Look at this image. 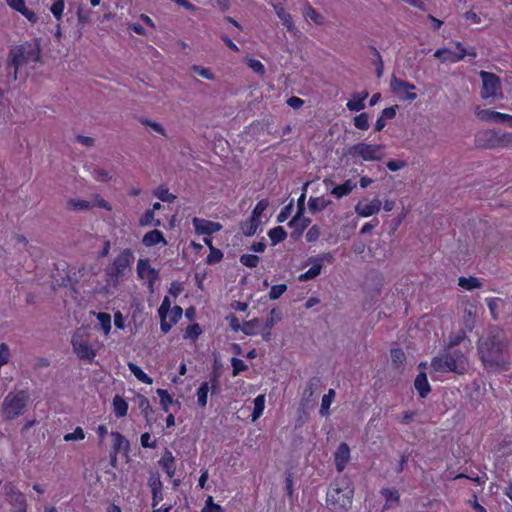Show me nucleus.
Returning a JSON list of instances; mask_svg holds the SVG:
<instances>
[{
  "label": "nucleus",
  "mask_w": 512,
  "mask_h": 512,
  "mask_svg": "<svg viewBox=\"0 0 512 512\" xmlns=\"http://www.w3.org/2000/svg\"><path fill=\"white\" fill-rule=\"evenodd\" d=\"M371 50L373 51V54L376 56L377 60L374 62V65L376 66V76L377 78H381L384 71V64L382 57L379 53V51L375 47H371Z\"/></svg>",
  "instance_id": "56"
},
{
  "label": "nucleus",
  "mask_w": 512,
  "mask_h": 512,
  "mask_svg": "<svg viewBox=\"0 0 512 512\" xmlns=\"http://www.w3.org/2000/svg\"><path fill=\"white\" fill-rule=\"evenodd\" d=\"M137 404H138V408L141 411V414L145 418H148L152 414V407H151L150 401L147 397H145L144 395L138 394L137 395Z\"/></svg>",
  "instance_id": "36"
},
{
  "label": "nucleus",
  "mask_w": 512,
  "mask_h": 512,
  "mask_svg": "<svg viewBox=\"0 0 512 512\" xmlns=\"http://www.w3.org/2000/svg\"><path fill=\"white\" fill-rule=\"evenodd\" d=\"M434 57L438 58L441 62H457L455 59V52L451 51L448 48H440L435 51Z\"/></svg>",
  "instance_id": "37"
},
{
  "label": "nucleus",
  "mask_w": 512,
  "mask_h": 512,
  "mask_svg": "<svg viewBox=\"0 0 512 512\" xmlns=\"http://www.w3.org/2000/svg\"><path fill=\"white\" fill-rule=\"evenodd\" d=\"M390 88L392 92L399 94L402 90L413 91L416 89V86L393 75L390 81Z\"/></svg>",
  "instance_id": "23"
},
{
  "label": "nucleus",
  "mask_w": 512,
  "mask_h": 512,
  "mask_svg": "<svg viewBox=\"0 0 512 512\" xmlns=\"http://www.w3.org/2000/svg\"><path fill=\"white\" fill-rule=\"evenodd\" d=\"M112 437V449L110 451V461L114 465L116 462L117 456L120 453L124 455H128L130 451V443L127 438L118 431L111 432Z\"/></svg>",
  "instance_id": "9"
},
{
  "label": "nucleus",
  "mask_w": 512,
  "mask_h": 512,
  "mask_svg": "<svg viewBox=\"0 0 512 512\" xmlns=\"http://www.w3.org/2000/svg\"><path fill=\"white\" fill-rule=\"evenodd\" d=\"M260 258L253 254H243L240 256V263L249 268H255L259 264Z\"/></svg>",
  "instance_id": "48"
},
{
  "label": "nucleus",
  "mask_w": 512,
  "mask_h": 512,
  "mask_svg": "<svg viewBox=\"0 0 512 512\" xmlns=\"http://www.w3.org/2000/svg\"><path fill=\"white\" fill-rule=\"evenodd\" d=\"M91 173L93 177L98 181L107 182L111 179V176L109 175L108 171L100 169L98 167H95Z\"/></svg>",
  "instance_id": "64"
},
{
  "label": "nucleus",
  "mask_w": 512,
  "mask_h": 512,
  "mask_svg": "<svg viewBox=\"0 0 512 512\" xmlns=\"http://www.w3.org/2000/svg\"><path fill=\"white\" fill-rule=\"evenodd\" d=\"M268 236L273 246L284 241L287 237V232L282 226H276L269 230Z\"/></svg>",
  "instance_id": "30"
},
{
  "label": "nucleus",
  "mask_w": 512,
  "mask_h": 512,
  "mask_svg": "<svg viewBox=\"0 0 512 512\" xmlns=\"http://www.w3.org/2000/svg\"><path fill=\"white\" fill-rule=\"evenodd\" d=\"M274 8L277 16L282 21L283 25L286 26L288 31H293L295 29V26L293 24L291 14L287 12L282 6L276 5L274 6Z\"/></svg>",
  "instance_id": "28"
},
{
  "label": "nucleus",
  "mask_w": 512,
  "mask_h": 512,
  "mask_svg": "<svg viewBox=\"0 0 512 512\" xmlns=\"http://www.w3.org/2000/svg\"><path fill=\"white\" fill-rule=\"evenodd\" d=\"M304 16L317 25H322L325 22V17L310 5L305 8Z\"/></svg>",
  "instance_id": "40"
},
{
  "label": "nucleus",
  "mask_w": 512,
  "mask_h": 512,
  "mask_svg": "<svg viewBox=\"0 0 512 512\" xmlns=\"http://www.w3.org/2000/svg\"><path fill=\"white\" fill-rule=\"evenodd\" d=\"M286 290L287 286L285 284L274 285L269 292V298L272 300L278 299Z\"/></svg>",
  "instance_id": "59"
},
{
  "label": "nucleus",
  "mask_w": 512,
  "mask_h": 512,
  "mask_svg": "<svg viewBox=\"0 0 512 512\" xmlns=\"http://www.w3.org/2000/svg\"><path fill=\"white\" fill-rule=\"evenodd\" d=\"M214 382H216L215 379L212 380V385L210 386L209 383L205 381V382H202L200 384V386L198 387L196 396H197V404L199 407L204 408L207 405L208 394H209L210 390H211L212 394L215 393L216 385Z\"/></svg>",
  "instance_id": "16"
},
{
  "label": "nucleus",
  "mask_w": 512,
  "mask_h": 512,
  "mask_svg": "<svg viewBox=\"0 0 512 512\" xmlns=\"http://www.w3.org/2000/svg\"><path fill=\"white\" fill-rule=\"evenodd\" d=\"M477 350L486 370L497 372L508 369L507 340L499 327L489 326L488 330L480 337Z\"/></svg>",
  "instance_id": "1"
},
{
  "label": "nucleus",
  "mask_w": 512,
  "mask_h": 512,
  "mask_svg": "<svg viewBox=\"0 0 512 512\" xmlns=\"http://www.w3.org/2000/svg\"><path fill=\"white\" fill-rule=\"evenodd\" d=\"M30 392L28 389H20L8 392L1 406V413L6 421H13L22 416L28 408Z\"/></svg>",
  "instance_id": "5"
},
{
  "label": "nucleus",
  "mask_w": 512,
  "mask_h": 512,
  "mask_svg": "<svg viewBox=\"0 0 512 512\" xmlns=\"http://www.w3.org/2000/svg\"><path fill=\"white\" fill-rule=\"evenodd\" d=\"M335 397V391L333 389H330L327 394H325L322 397L321 401V407H320V414L322 416H327L329 414V408L331 406V403Z\"/></svg>",
  "instance_id": "38"
},
{
  "label": "nucleus",
  "mask_w": 512,
  "mask_h": 512,
  "mask_svg": "<svg viewBox=\"0 0 512 512\" xmlns=\"http://www.w3.org/2000/svg\"><path fill=\"white\" fill-rule=\"evenodd\" d=\"M137 274L139 278L148 280V287L153 291L154 283L159 279V272L150 266L149 259L138 260Z\"/></svg>",
  "instance_id": "10"
},
{
  "label": "nucleus",
  "mask_w": 512,
  "mask_h": 512,
  "mask_svg": "<svg viewBox=\"0 0 512 512\" xmlns=\"http://www.w3.org/2000/svg\"><path fill=\"white\" fill-rule=\"evenodd\" d=\"M201 333L202 329L200 328L199 324L194 322L186 328L183 338L186 340L196 341Z\"/></svg>",
  "instance_id": "39"
},
{
  "label": "nucleus",
  "mask_w": 512,
  "mask_h": 512,
  "mask_svg": "<svg viewBox=\"0 0 512 512\" xmlns=\"http://www.w3.org/2000/svg\"><path fill=\"white\" fill-rule=\"evenodd\" d=\"M331 204L330 200H326L323 197H310L308 206L311 213L315 214L324 210Z\"/></svg>",
  "instance_id": "27"
},
{
  "label": "nucleus",
  "mask_w": 512,
  "mask_h": 512,
  "mask_svg": "<svg viewBox=\"0 0 512 512\" xmlns=\"http://www.w3.org/2000/svg\"><path fill=\"white\" fill-rule=\"evenodd\" d=\"M140 443L143 448H156V440H152L149 432H145L140 437Z\"/></svg>",
  "instance_id": "62"
},
{
  "label": "nucleus",
  "mask_w": 512,
  "mask_h": 512,
  "mask_svg": "<svg viewBox=\"0 0 512 512\" xmlns=\"http://www.w3.org/2000/svg\"><path fill=\"white\" fill-rule=\"evenodd\" d=\"M497 137V129H487L480 131L476 134L475 142L477 146L481 148H499V142Z\"/></svg>",
  "instance_id": "11"
},
{
  "label": "nucleus",
  "mask_w": 512,
  "mask_h": 512,
  "mask_svg": "<svg viewBox=\"0 0 512 512\" xmlns=\"http://www.w3.org/2000/svg\"><path fill=\"white\" fill-rule=\"evenodd\" d=\"M392 364L397 368H401L406 360L405 353L402 349H392L390 352Z\"/></svg>",
  "instance_id": "44"
},
{
  "label": "nucleus",
  "mask_w": 512,
  "mask_h": 512,
  "mask_svg": "<svg viewBox=\"0 0 512 512\" xmlns=\"http://www.w3.org/2000/svg\"><path fill=\"white\" fill-rule=\"evenodd\" d=\"M156 393L160 399V405L164 412L169 411V406L173 404L174 399L172 395L165 389L158 388Z\"/></svg>",
  "instance_id": "33"
},
{
  "label": "nucleus",
  "mask_w": 512,
  "mask_h": 512,
  "mask_svg": "<svg viewBox=\"0 0 512 512\" xmlns=\"http://www.w3.org/2000/svg\"><path fill=\"white\" fill-rule=\"evenodd\" d=\"M431 367L434 371L442 373L463 374L468 367L467 353L447 348L432 359Z\"/></svg>",
  "instance_id": "3"
},
{
  "label": "nucleus",
  "mask_w": 512,
  "mask_h": 512,
  "mask_svg": "<svg viewBox=\"0 0 512 512\" xmlns=\"http://www.w3.org/2000/svg\"><path fill=\"white\" fill-rule=\"evenodd\" d=\"M368 119V114L363 112L354 117V126L360 130H367L369 128Z\"/></svg>",
  "instance_id": "52"
},
{
  "label": "nucleus",
  "mask_w": 512,
  "mask_h": 512,
  "mask_svg": "<svg viewBox=\"0 0 512 512\" xmlns=\"http://www.w3.org/2000/svg\"><path fill=\"white\" fill-rule=\"evenodd\" d=\"M466 340V331L463 329H459L457 331H453L449 334L447 340V348L452 349L453 347L459 345L460 343Z\"/></svg>",
  "instance_id": "31"
},
{
  "label": "nucleus",
  "mask_w": 512,
  "mask_h": 512,
  "mask_svg": "<svg viewBox=\"0 0 512 512\" xmlns=\"http://www.w3.org/2000/svg\"><path fill=\"white\" fill-rule=\"evenodd\" d=\"M381 201L379 199H374L370 203L358 202L355 206V212L362 217H369L373 214H376L381 209Z\"/></svg>",
  "instance_id": "13"
},
{
  "label": "nucleus",
  "mask_w": 512,
  "mask_h": 512,
  "mask_svg": "<svg viewBox=\"0 0 512 512\" xmlns=\"http://www.w3.org/2000/svg\"><path fill=\"white\" fill-rule=\"evenodd\" d=\"M414 386L422 398H425L431 390L427 376L424 372H421L416 376Z\"/></svg>",
  "instance_id": "24"
},
{
  "label": "nucleus",
  "mask_w": 512,
  "mask_h": 512,
  "mask_svg": "<svg viewBox=\"0 0 512 512\" xmlns=\"http://www.w3.org/2000/svg\"><path fill=\"white\" fill-rule=\"evenodd\" d=\"M231 365L234 376L247 369V365L242 360L235 357L231 359Z\"/></svg>",
  "instance_id": "61"
},
{
  "label": "nucleus",
  "mask_w": 512,
  "mask_h": 512,
  "mask_svg": "<svg viewBox=\"0 0 512 512\" xmlns=\"http://www.w3.org/2000/svg\"><path fill=\"white\" fill-rule=\"evenodd\" d=\"M71 344L76 356L80 360L88 363L94 361L97 353L102 348L101 342L91 339L90 328L88 326H82L74 332Z\"/></svg>",
  "instance_id": "4"
},
{
  "label": "nucleus",
  "mask_w": 512,
  "mask_h": 512,
  "mask_svg": "<svg viewBox=\"0 0 512 512\" xmlns=\"http://www.w3.org/2000/svg\"><path fill=\"white\" fill-rule=\"evenodd\" d=\"M247 65L251 68L255 73L259 75H263L265 73L264 65L256 59H247Z\"/></svg>",
  "instance_id": "60"
},
{
  "label": "nucleus",
  "mask_w": 512,
  "mask_h": 512,
  "mask_svg": "<svg viewBox=\"0 0 512 512\" xmlns=\"http://www.w3.org/2000/svg\"><path fill=\"white\" fill-rule=\"evenodd\" d=\"M153 224L158 227L161 225V221L159 219H154L153 210H147L139 219L140 226H149Z\"/></svg>",
  "instance_id": "41"
},
{
  "label": "nucleus",
  "mask_w": 512,
  "mask_h": 512,
  "mask_svg": "<svg viewBox=\"0 0 512 512\" xmlns=\"http://www.w3.org/2000/svg\"><path fill=\"white\" fill-rule=\"evenodd\" d=\"M196 233L201 235H211L212 233L219 231L222 225L218 222H213L206 219L194 217L192 220Z\"/></svg>",
  "instance_id": "12"
},
{
  "label": "nucleus",
  "mask_w": 512,
  "mask_h": 512,
  "mask_svg": "<svg viewBox=\"0 0 512 512\" xmlns=\"http://www.w3.org/2000/svg\"><path fill=\"white\" fill-rule=\"evenodd\" d=\"M479 76L482 80L480 95L483 99L503 97L499 76L487 71H480Z\"/></svg>",
  "instance_id": "8"
},
{
  "label": "nucleus",
  "mask_w": 512,
  "mask_h": 512,
  "mask_svg": "<svg viewBox=\"0 0 512 512\" xmlns=\"http://www.w3.org/2000/svg\"><path fill=\"white\" fill-rule=\"evenodd\" d=\"M142 243L146 247H151L158 243H163L164 245H166L167 241L165 240L163 233L160 230L154 229V230L147 232L143 236Z\"/></svg>",
  "instance_id": "20"
},
{
  "label": "nucleus",
  "mask_w": 512,
  "mask_h": 512,
  "mask_svg": "<svg viewBox=\"0 0 512 512\" xmlns=\"http://www.w3.org/2000/svg\"><path fill=\"white\" fill-rule=\"evenodd\" d=\"M383 145L379 144H366L364 161H379L383 159Z\"/></svg>",
  "instance_id": "19"
},
{
  "label": "nucleus",
  "mask_w": 512,
  "mask_h": 512,
  "mask_svg": "<svg viewBox=\"0 0 512 512\" xmlns=\"http://www.w3.org/2000/svg\"><path fill=\"white\" fill-rule=\"evenodd\" d=\"M311 219L308 217H301L298 219V221L295 224L291 225V220L288 222V226L290 228H293V231L291 232L290 236L294 240H298L304 230L310 225Z\"/></svg>",
  "instance_id": "21"
},
{
  "label": "nucleus",
  "mask_w": 512,
  "mask_h": 512,
  "mask_svg": "<svg viewBox=\"0 0 512 512\" xmlns=\"http://www.w3.org/2000/svg\"><path fill=\"white\" fill-rule=\"evenodd\" d=\"M154 195L159 198L163 202L171 203L176 199V196L169 193L168 188L165 186H160L155 192Z\"/></svg>",
  "instance_id": "45"
},
{
  "label": "nucleus",
  "mask_w": 512,
  "mask_h": 512,
  "mask_svg": "<svg viewBox=\"0 0 512 512\" xmlns=\"http://www.w3.org/2000/svg\"><path fill=\"white\" fill-rule=\"evenodd\" d=\"M159 465L165 471L169 478H172L176 472L175 458L173 454L166 450L161 459L159 460Z\"/></svg>",
  "instance_id": "17"
},
{
  "label": "nucleus",
  "mask_w": 512,
  "mask_h": 512,
  "mask_svg": "<svg viewBox=\"0 0 512 512\" xmlns=\"http://www.w3.org/2000/svg\"><path fill=\"white\" fill-rule=\"evenodd\" d=\"M170 309H171L170 297L165 296L159 309H158V315H159L160 320H166Z\"/></svg>",
  "instance_id": "53"
},
{
  "label": "nucleus",
  "mask_w": 512,
  "mask_h": 512,
  "mask_svg": "<svg viewBox=\"0 0 512 512\" xmlns=\"http://www.w3.org/2000/svg\"><path fill=\"white\" fill-rule=\"evenodd\" d=\"M260 224V219H254L250 217L247 221L242 223L241 229L243 234L248 237L253 236L256 233Z\"/></svg>",
  "instance_id": "32"
},
{
  "label": "nucleus",
  "mask_w": 512,
  "mask_h": 512,
  "mask_svg": "<svg viewBox=\"0 0 512 512\" xmlns=\"http://www.w3.org/2000/svg\"><path fill=\"white\" fill-rule=\"evenodd\" d=\"M350 460V448L346 443H341L335 454L334 461L338 472H342Z\"/></svg>",
  "instance_id": "14"
},
{
  "label": "nucleus",
  "mask_w": 512,
  "mask_h": 512,
  "mask_svg": "<svg viewBox=\"0 0 512 512\" xmlns=\"http://www.w3.org/2000/svg\"><path fill=\"white\" fill-rule=\"evenodd\" d=\"M7 5L13 10L21 13L29 22L36 23L38 16L26 7L24 0H6Z\"/></svg>",
  "instance_id": "15"
},
{
  "label": "nucleus",
  "mask_w": 512,
  "mask_h": 512,
  "mask_svg": "<svg viewBox=\"0 0 512 512\" xmlns=\"http://www.w3.org/2000/svg\"><path fill=\"white\" fill-rule=\"evenodd\" d=\"M259 322H232L233 328L235 330L241 329L245 334H257L258 332L255 330L256 325Z\"/></svg>",
  "instance_id": "42"
},
{
  "label": "nucleus",
  "mask_w": 512,
  "mask_h": 512,
  "mask_svg": "<svg viewBox=\"0 0 512 512\" xmlns=\"http://www.w3.org/2000/svg\"><path fill=\"white\" fill-rule=\"evenodd\" d=\"M381 493L386 499V503H385L386 508L391 507L392 503H396L399 500V493L397 490L383 489Z\"/></svg>",
  "instance_id": "46"
},
{
  "label": "nucleus",
  "mask_w": 512,
  "mask_h": 512,
  "mask_svg": "<svg viewBox=\"0 0 512 512\" xmlns=\"http://www.w3.org/2000/svg\"><path fill=\"white\" fill-rule=\"evenodd\" d=\"M476 115L482 121L494 123H502L504 118V113H500L490 109L479 110L477 111Z\"/></svg>",
  "instance_id": "22"
},
{
  "label": "nucleus",
  "mask_w": 512,
  "mask_h": 512,
  "mask_svg": "<svg viewBox=\"0 0 512 512\" xmlns=\"http://www.w3.org/2000/svg\"><path fill=\"white\" fill-rule=\"evenodd\" d=\"M134 254L130 249H124L110 264L104 269L105 285L101 293L110 294L111 289H116L120 281L129 275L132 271Z\"/></svg>",
  "instance_id": "2"
},
{
  "label": "nucleus",
  "mask_w": 512,
  "mask_h": 512,
  "mask_svg": "<svg viewBox=\"0 0 512 512\" xmlns=\"http://www.w3.org/2000/svg\"><path fill=\"white\" fill-rule=\"evenodd\" d=\"M356 187V183L351 179L346 180L343 184L335 186L331 190V194L336 198L348 195Z\"/></svg>",
  "instance_id": "25"
},
{
  "label": "nucleus",
  "mask_w": 512,
  "mask_h": 512,
  "mask_svg": "<svg viewBox=\"0 0 512 512\" xmlns=\"http://www.w3.org/2000/svg\"><path fill=\"white\" fill-rule=\"evenodd\" d=\"M353 497V488L345 483L343 486L331 488L327 493V505L333 512H346L351 504Z\"/></svg>",
  "instance_id": "7"
},
{
  "label": "nucleus",
  "mask_w": 512,
  "mask_h": 512,
  "mask_svg": "<svg viewBox=\"0 0 512 512\" xmlns=\"http://www.w3.org/2000/svg\"><path fill=\"white\" fill-rule=\"evenodd\" d=\"M269 206V202L267 199L260 200L256 206L254 207L252 214L250 217L254 219H260L263 212L267 209Z\"/></svg>",
  "instance_id": "54"
},
{
  "label": "nucleus",
  "mask_w": 512,
  "mask_h": 512,
  "mask_svg": "<svg viewBox=\"0 0 512 512\" xmlns=\"http://www.w3.org/2000/svg\"><path fill=\"white\" fill-rule=\"evenodd\" d=\"M309 185V182H306L304 185H303V192L302 194L300 195V197L298 198V201H297V212L296 214L293 216V218L291 219V225L292 224H295L299 218L303 217L304 216V212H305V198H306V189Z\"/></svg>",
  "instance_id": "29"
},
{
  "label": "nucleus",
  "mask_w": 512,
  "mask_h": 512,
  "mask_svg": "<svg viewBox=\"0 0 512 512\" xmlns=\"http://www.w3.org/2000/svg\"><path fill=\"white\" fill-rule=\"evenodd\" d=\"M322 264L319 262L313 263V266L309 268L304 274L300 275L299 280L307 281L317 277L321 273Z\"/></svg>",
  "instance_id": "43"
},
{
  "label": "nucleus",
  "mask_w": 512,
  "mask_h": 512,
  "mask_svg": "<svg viewBox=\"0 0 512 512\" xmlns=\"http://www.w3.org/2000/svg\"><path fill=\"white\" fill-rule=\"evenodd\" d=\"M346 106L349 111L358 112L365 108V102L359 98H353L347 102Z\"/></svg>",
  "instance_id": "57"
},
{
  "label": "nucleus",
  "mask_w": 512,
  "mask_h": 512,
  "mask_svg": "<svg viewBox=\"0 0 512 512\" xmlns=\"http://www.w3.org/2000/svg\"><path fill=\"white\" fill-rule=\"evenodd\" d=\"M41 59V48L39 39L14 46L8 55V67L19 70L24 64L39 62Z\"/></svg>",
  "instance_id": "6"
},
{
  "label": "nucleus",
  "mask_w": 512,
  "mask_h": 512,
  "mask_svg": "<svg viewBox=\"0 0 512 512\" xmlns=\"http://www.w3.org/2000/svg\"><path fill=\"white\" fill-rule=\"evenodd\" d=\"M497 136L499 148L512 146V133L502 132L497 129Z\"/></svg>",
  "instance_id": "49"
},
{
  "label": "nucleus",
  "mask_w": 512,
  "mask_h": 512,
  "mask_svg": "<svg viewBox=\"0 0 512 512\" xmlns=\"http://www.w3.org/2000/svg\"><path fill=\"white\" fill-rule=\"evenodd\" d=\"M139 121L142 125L150 127L155 132H157L163 136H166V131L160 123L148 120L147 118H141Z\"/></svg>",
  "instance_id": "55"
},
{
  "label": "nucleus",
  "mask_w": 512,
  "mask_h": 512,
  "mask_svg": "<svg viewBox=\"0 0 512 512\" xmlns=\"http://www.w3.org/2000/svg\"><path fill=\"white\" fill-rule=\"evenodd\" d=\"M85 439V432L81 427H76L73 432L64 435V441H80Z\"/></svg>",
  "instance_id": "51"
},
{
  "label": "nucleus",
  "mask_w": 512,
  "mask_h": 512,
  "mask_svg": "<svg viewBox=\"0 0 512 512\" xmlns=\"http://www.w3.org/2000/svg\"><path fill=\"white\" fill-rule=\"evenodd\" d=\"M201 512H222V507L219 504H215L213 502V498L208 496L205 506L202 508Z\"/></svg>",
  "instance_id": "63"
},
{
  "label": "nucleus",
  "mask_w": 512,
  "mask_h": 512,
  "mask_svg": "<svg viewBox=\"0 0 512 512\" xmlns=\"http://www.w3.org/2000/svg\"><path fill=\"white\" fill-rule=\"evenodd\" d=\"M458 285L465 290L471 291L473 289L480 288L482 283L478 280V278L470 276L468 278L460 277L458 279Z\"/></svg>",
  "instance_id": "34"
},
{
  "label": "nucleus",
  "mask_w": 512,
  "mask_h": 512,
  "mask_svg": "<svg viewBox=\"0 0 512 512\" xmlns=\"http://www.w3.org/2000/svg\"><path fill=\"white\" fill-rule=\"evenodd\" d=\"M264 408H265V396L258 395L254 399V408H253V412L251 414V420L253 422L256 421L262 415Z\"/></svg>",
  "instance_id": "35"
},
{
  "label": "nucleus",
  "mask_w": 512,
  "mask_h": 512,
  "mask_svg": "<svg viewBox=\"0 0 512 512\" xmlns=\"http://www.w3.org/2000/svg\"><path fill=\"white\" fill-rule=\"evenodd\" d=\"M128 403L127 401L124 399V397H122L121 395L119 394H116L113 399H112V409H113V413L115 414V416L117 418H123L127 415L128 413Z\"/></svg>",
  "instance_id": "18"
},
{
  "label": "nucleus",
  "mask_w": 512,
  "mask_h": 512,
  "mask_svg": "<svg viewBox=\"0 0 512 512\" xmlns=\"http://www.w3.org/2000/svg\"><path fill=\"white\" fill-rule=\"evenodd\" d=\"M292 211H293V200H291L288 205H286L285 207L282 208V210L280 211V213L277 216V221L279 223L286 221L289 218V216L291 215Z\"/></svg>",
  "instance_id": "58"
},
{
  "label": "nucleus",
  "mask_w": 512,
  "mask_h": 512,
  "mask_svg": "<svg viewBox=\"0 0 512 512\" xmlns=\"http://www.w3.org/2000/svg\"><path fill=\"white\" fill-rule=\"evenodd\" d=\"M129 371L136 377V379L144 384L151 385L153 379L147 375L137 364L133 362L128 363Z\"/></svg>",
  "instance_id": "26"
},
{
  "label": "nucleus",
  "mask_w": 512,
  "mask_h": 512,
  "mask_svg": "<svg viewBox=\"0 0 512 512\" xmlns=\"http://www.w3.org/2000/svg\"><path fill=\"white\" fill-rule=\"evenodd\" d=\"M365 146L366 143H357L355 145H352L347 149L345 155H350L352 157L359 156L364 160Z\"/></svg>",
  "instance_id": "47"
},
{
  "label": "nucleus",
  "mask_w": 512,
  "mask_h": 512,
  "mask_svg": "<svg viewBox=\"0 0 512 512\" xmlns=\"http://www.w3.org/2000/svg\"><path fill=\"white\" fill-rule=\"evenodd\" d=\"M93 205L86 200H79V199H70L68 201V207L72 208L74 210H88Z\"/></svg>",
  "instance_id": "50"
}]
</instances>
